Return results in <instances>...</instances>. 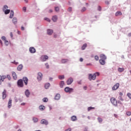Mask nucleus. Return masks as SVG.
Masks as SVG:
<instances>
[{
  "label": "nucleus",
  "instance_id": "obj_1",
  "mask_svg": "<svg viewBox=\"0 0 131 131\" xmlns=\"http://www.w3.org/2000/svg\"><path fill=\"white\" fill-rule=\"evenodd\" d=\"M96 76L95 75V74H94L93 75L92 74H89V79L90 81L92 80H95L96 79Z\"/></svg>",
  "mask_w": 131,
  "mask_h": 131
},
{
  "label": "nucleus",
  "instance_id": "obj_2",
  "mask_svg": "<svg viewBox=\"0 0 131 131\" xmlns=\"http://www.w3.org/2000/svg\"><path fill=\"white\" fill-rule=\"evenodd\" d=\"M111 103H113V104L114 105V106H117V101L116 100V99L115 98L112 97L111 99Z\"/></svg>",
  "mask_w": 131,
  "mask_h": 131
},
{
  "label": "nucleus",
  "instance_id": "obj_3",
  "mask_svg": "<svg viewBox=\"0 0 131 131\" xmlns=\"http://www.w3.org/2000/svg\"><path fill=\"white\" fill-rule=\"evenodd\" d=\"M64 91L66 93H69L70 94V93H72V92H73V89L70 88L69 87H66L64 89Z\"/></svg>",
  "mask_w": 131,
  "mask_h": 131
},
{
  "label": "nucleus",
  "instance_id": "obj_4",
  "mask_svg": "<svg viewBox=\"0 0 131 131\" xmlns=\"http://www.w3.org/2000/svg\"><path fill=\"white\" fill-rule=\"evenodd\" d=\"M17 85L19 88H23V80H18V81H17Z\"/></svg>",
  "mask_w": 131,
  "mask_h": 131
},
{
  "label": "nucleus",
  "instance_id": "obj_5",
  "mask_svg": "<svg viewBox=\"0 0 131 131\" xmlns=\"http://www.w3.org/2000/svg\"><path fill=\"white\" fill-rule=\"evenodd\" d=\"M2 40H4V43H5V45H6V46H9V41H8V40H7L6 39L5 36H2Z\"/></svg>",
  "mask_w": 131,
  "mask_h": 131
},
{
  "label": "nucleus",
  "instance_id": "obj_6",
  "mask_svg": "<svg viewBox=\"0 0 131 131\" xmlns=\"http://www.w3.org/2000/svg\"><path fill=\"white\" fill-rule=\"evenodd\" d=\"M2 97L3 100H5L7 98V91L6 90H4L2 93Z\"/></svg>",
  "mask_w": 131,
  "mask_h": 131
},
{
  "label": "nucleus",
  "instance_id": "obj_7",
  "mask_svg": "<svg viewBox=\"0 0 131 131\" xmlns=\"http://www.w3.org/2000/svg\"><path fill=\"white\" fill-rule=\"evenodd\" d=\"M119 88V83H117L112 88L113 91H116Z\"/></svg>",
  "mask_w": 131,
  "mask_h": 131
},
{
  "label": "nucleus",
  "instance_id": "obj_8",
  "mask_svg": "<svg viewBox=\"0 0 131 131\" xmlns=\"http://www.w3.org/2000/svg\"><path fill=\"white\" fill-rule=\"evenodd\" d=\"M41 124H45V125H48L49 124V122L46 119H42L41 120Z\"/></svg>",
  "mask_w": 131,
  "mask_h": 131
},
{
  "label": "nucleus",
  "instance_id": "obj_9",
  "mask_svg": "<svg viewBox=\"0 0 131 131\" xmlns=\"http://www.w3.org/2000/svg\"><path fill=\"white\" fill-rule=\"evenodd\" d=\"M72 82H73V79L72 78H70L67 81V83L68 85L71 84Z\"/></svg>",
  "mask_w": 131,
  "mask_h": 131
},
{
  "label": "nucleus",
  "instance_id": "obj_10",
  "mask_svg": "<svg viewBox=\"0 0 131 131\" xmlns=\"http://www.w3.org/2000/svg\"><path fill=\"white\" fill-rule=\"evenodd\" d=\"M41 59H42V61L43 62L46 61V60H48V59H49V56H47V55H43L41 56Z\"/></svg>",
  "mask_w": 131,
  "mask_h": 131
},
{
  "label": "nucleus",
  "instance_id": "obj_11",
  "mask_svg": "<svg viewBox=\"0 0 131 131\" xmlns=\"http://www.w3.org/2000/svg\"><path fill=\"white\" fill-rule=\"evenodd\" d=\"M23 79L24 82L25 83V84H26V85H27V84L28 83V78H27V77H24Z\"/></svg>",
  "mask_w": 131,
  "mask_h": 131
},
{
  "label": "nucleus",
  "instance_id": "obj_12",
  "mask_svg": "<svg viewBox=\"0 0 131 131\" xmlns=\"http://www.w3.org/2000/svg\"><path fill=\"white\" fill-rule=\"evenodd\" d=\"M100 58L101 60H106L107 59L106 55L103 54L100 55Z\"/></svg>",
  "mask_w": 131,
  "mask_h": 131
},
{
  "label": "nucleus",
  "instance_id": "obj_13",
  "mask_svg": "<svg viewBox=\"0 0 131 131\" xmlns=\"http://www.w3.org/2000/svg\"><path fill=\"white\" fill-rule=\"evenodd\" d=\"M29 51L31 53V54H34V53H35V52H36V50L34 48L31 47L29 49Z\"/></svg>",
  "mask_w": 131,
  "mask_h": 131
},
{
  "label": "nucleus",
  "instance_id": "obj_14",
  "mask_svg": "<svg viewBox=\"0 0 131 131\" xmlns=\"http://www.w3.org/2000/svg\"><path fill=\"white\" fill-rule=\"evenodd\" d=\"M41 78H42V74L41 73H38L37 76L38 80H41Z\"/></svg>",
  "mask_w": 131,
  "mask_h": 131
},
{
  "label": "nucleus",
  "instance_id": "obj_15",
  "mask_svg": "<svg viewBox=\"0 0 131 131\" xmlns=\"http://www.w3.org/2000/svg\"><path fill=\"white\" fill-rule=\"evenodd\" d=\"M53 32L54 31H53V30H51V29L47 30V34H48V35H52Z\"/></svg>",
  "mask_w": 131,
  "mask_h": 131
},
{
  "label": "nucleus",
  "instance_id": "obj_16",
  "mask_svg": "<svg viewBox=\"0 0 131 131\" xmlns=\"http://www.w3.org/2000/svg\"><path fill=\"white\" fill-rule=\"evenodd\" d=\"M7 78V76L0 75V81H4Z\"/></svg>",
  "mask_w": 131,
  "mask_h": 131
},
{
  "label": "nucleus",
  "instance_id": "obj_17",
  "mask_svg": "<svg viewBox=\"0 0 131 131\" xmlns=\"http://www.w3.org/2000/svg\"><path fill=\"white\" fill-rule=\"evenodd\" d=\"M8 108H11L12 107V99H9V100L8 101Z\"/></svg>",
  "mask_w": 131,
  "mask_h": 131
},
{
  "label": "nucleus",
  "instance_id": "obj_18",
  "mask_svg": "<svg viewBox=\"0 0 131 131\" xmlns=\"http://www.w3.org/2000/svg\"><path fill=\"white\" fill-rule=\"evenodd\" d=\"M12 74L14 79H17V74H16V73H15L14 72H12Z\"/></svg>",
  "mask_w": 131,
  "mask_h": 131
},
{
  "label": "nucleus",
  "instance_id": "obj_19",
  "mask_svg": "<svg viewBox=\"0 0 131 131\" xmlns=\"http://www.w3.org/2000/svg\"><path fill=\"white\" fill-rule=\"evenodd\" d=\"M57 20H58V17L57 16L55 15L52 17V20L53 22H56Z\"/></svg>",
  "mask_w": 131,
  "mask_h": 131
},
{
  "label": "nucleus",
  "instance_id": "obj_20",
  "mask_svg": "<svg viewBox=\"0 0 131 131\" xmlns=\"http://www.w3.org/2000/svg\"><path fill=\"white\" fill-rule=\"evenodd\" d=\"M105 59H100L99 60V62H100L101 65H105Z\"/></svg>",
  "mask_w": 131,
  "mask_h": 131
},
{
  "label": "nucleus",
  "instance_id": "obj_21",
  "mask_svg": "<svg viewBox=\"0 0 131 131\" xmlns=\"http://www.w3.org/2000/svg\"><path fill=\"white\" fill-rule=\"evenodd\" d=\"M25 95L26 97H29V95H30V92H29V90H27L25 92Z\"/></svg>",
  "mask_w": 131,
  "mask_h": 131
},
{
  "label": "nucleus",
  "instance_id": "obj_22",
  "mask_svg": "<svg viewBox=\"0 0 131 131\" xmlns=\"http://www.w3.org/2000/svg\"><path fill=\"white\" fill-rule=\"evenodd\" d=\"M71 120L72 121H76V120H77V118L75 116H73L71 117Z\"/></svg>",
  "mask_w": 131,
  "mask_h": 131
},
{
  "label": "nucleus",
  "instance_id": "obj_23",
  "mask_svg": "<svg viewBox=\"0 0 131 131\" xmlns=\"http://www.w3.org/2000/svg\"><path fill=\"white\" fill-rule=\"evenodd\" d=\"M59 85L60 88H63V86L65 85V83L64 82V81H61L59 83Z\"/></svg>",
  "mask_w": 131,
  "mask_h": 131
},
{
  "label": "nucleus",
  "instance_id": "obj_24",
  "mask_svg": "<svg viewBox=\"0 0 131 131\" xmlns=\"http://www.w3.org/2000/svg\"><path fill=\"white\" fill-rule=\"evenodd\" d=\"M122 15V13L121 11H117L115 13V16H121Z\"/></svg>",
  "mask_w": 131,
  "mask_h": 131
},
{
  "label": "nucleus",
  "instance_id": "obj_25",
  "mask_svg": "<svg viewBox=\"0 0 131 131\" xmlns=\"http://www.w3.org/2000/svg\"><path fill=\"white\" fill-rule=\"evenodd\" d=\"M23 68V66L22 64H20L17 67V70H18V71H21Z\"/></svg>",
  "mask_w": 131,
  "mask_h": 131
},
{
  "label": "nucleus",
  "instance_id": "obj_26",
  "mask_svg": "<svg viewBox=\"0 0 131 131\" xmlns=\"http://www.w3.org/2000/svg\"><path fill=\"white\" fill-rule=\"evenodd\" d=\"M13 17H14V11H13V10H11V12H10V15L9 18H10V19H12V18H13Z\"/></svg>",
  "mask_w": 131,
  "mask_h": 131
},
{
  "label": "nucleus",
  "instance_id": "obj_27",
  "mask_svg": "<svg viewBox=\"0 0 131 131\" xmlns=\"http://www.w3.org/2000/svg\"><path fill=\"white\" fill-rule=\"evenodd\" d=\"M86 47H88V45L86 43L83 44V45L81 47V50H82L83 51L84 50H85V48H86Z\"/></svg>",
  "mask_w": 131,
  "mask_h": 131
},
{
  "label": "nucleus",
  "instance_id": "obj_28",
  "mask_svg": "<svg viewBox=\"0 0 131 131\" xmlns=\"http://www.w3.org/2000/svg\"><path fill=\"white\" fill-rule=\"evenodd\" d=\"M4 12L5 15H8V14L10 13V12H11V10L10 9H7L6 10H5Z\"/></svg>",
  "mask_w": 131,
  "mask_h": 131
},
{
  "label": "nucleus",
  "instance_id": "obj_29",
  "mask_svg": "<svg viewBox=\"0 0 131 131\" xmlns=\"http://www.w3.org/2000/svg\"><path fill=\"white\" fill-rule=\"evenodd\" d=\"M12 22L14 24H17V18L14 17L12 19Z\"/></svg>",
  "mask_w": 131,
  "mask_h": 131
},
{
  "label": "nucleus",
  "instance_id": "obj_30",
  "mask_svg": "<svg viewBox=\"0 0 131 131\" xmlns=\"http://www.w3.org/2000/svg\"><path fill=\"white\" fill-rule=\"evenodd\" d=\"M60 94H57L55 97V100H59L60 99Z\"/></svg>",
  "mask_w": 131,
  "mask_h": 131
},
{
  "label": "nucleus",
  "instance_id": "obj_31",
  "mask_svg": "<svg viewBox=\"0 0 131 131\" xmlns=\"http://www.w3.org/2000/svg\"><path fill=\"white\" fill-rule=\"evenodd\" d=\"M39 110H41V111H43V110H45V106L40 105L39 107Z\"/></svg>",
  "mask_w": 131,
  "mask_h": 131
},
{
  "label": "nucleus",
  "instance_id": "obj_32",
  "mask_svg": "<svg viewBox=\"0 0 131 131\" xmlns=\"http://www.w3.org/2000/svg\"><path fill=\"white\" fill-rule=\"evenodd\" d=\"M68 62V59H62L61 63L62 64H65V63H67Z\"/></svg>",
  "mask_w": 131,
  "mask_h": 131
},
{
  "label": "nucleus",
  "instance_id": "obj_33",
  "mask_svg": "<svg viewBox=\"0 0 131 131\" xmlns=\"http://www.w3.org/2000/svg\"><path fill=\"white\" fill-rule=\"evenodd\" d=\"M50 84L49 83L45 84V89H49L50 88Z\"/></svg>",
  "mask_w": 131,
  "mask_h": 131
},
{
  "label": "nucleus",
  "instance_id": "obj_34",
  "mask_svg": "<svg viewBox=\"0 0 131 131\" xmlns=\"http://www.w3.org/2000/svg\"><path fill=\"white\" fill-rule=\"evenodd\" d=\"M58 78L59 79L62 80V79H64V78H65V77L64 76V75H59L58 76Z\"/></svg>",
  "mask_w": 131,
  "mask_h": 131
},
{
  "label": "nucleus",
  "instance_id": "obj_35",
  "mask_svg": "<svg viewBox=\"0 0 131 131\" xmlns=\"http://www.w3.org/2000/svg\"><path fill=\"white\" fill-rule=\"evenodd\" d=\"M118 70L119 72H123V71H124V68H119Z\"/></svg>",
  "mask_w": 131,
  "mask_h": 131
},
{
  "label": "nucleus",
  "instance_id": "obj_36",
  "mask_svg": "<svg viewBox=\"0 0 131 131\" xmlns=\"http://www.w3.org/2000/svg\"><path fill=\"white\" fill-rule=\"evenodd\" d=\"M55 12H59L60 11V8H59V7H55Z\"/></svg>",
  "mask_w": 131,
  "mask_h": 131
},
{
  "label": "nucleus",
  "instance_id": "obj_37",
  "mask_svg": "<svg viewBox=\"0 0 131 131\" xmlns=\"http://www.w3.org/2000/svg\"><path fill=\"white\" fill-rule=\"evenodd\" d=\"M7 9H8V6L5 5L3 8V12L7 10Z\"/></svg>",
  "mask_w": 131,
  "mask_h": 131
},
{
  "label": "nucleus",
  "instance_id": "obj_38",
  "mask_svg": "<svg viewBox=\"0 0 131 131\" xmlns=\"http://www.w3.org/2000/svg\"><path fill=\"white\" fill-rule=\"evenodd\" d=\"M42 101L45 103H47V102H48V101H49V99H48V98H44L42 99Z\"/></svg>",
  "mask_w": 131,
  "mask_h": 131
},
{
  "label": "nucleus",
  "instance_id": "obj_39",
  "mask_svg": "<svg viewBox=\"0 0 131 131\" xmlns=\"http://www.w3.org/2000/svg\"><path fill=\"white\" fill-rule=\"evenodd\" d=\"M33 121H34V122H37V121H38V119H37V118H33Z\"/></svg>",
  "mask_w": 131,
  "mask_h": 131
},
{
  "label": "nucleus",
  "instance_id": "obj_40",
  "mask_svg": "<svg viewBox=\"0 0 131 131\" xmlns=\"http://www.w3.org/2000/svg\"><path fill=\"white\" fill-rule=\"evenodd\" d=\"M94 75L96 77H97V76H99L100 75V73L99 72L95 73Z\"/></svg>",
  "mask_w": 131,
  "mask_h": 131
},
{
  "label": "nucleus",
  "instance_id": "obj_41",
  "mask_svg": "<svg viewBox=\"0 0 131 131\" xmlns=\"http://www.w3.org/2000/svg\"><path fill=\"white\" fill-rule=\"evenodd\" d=\"M98 120L100 123H101V122L103 121V120L101 118H98Z\"/></svg>",
  "mask_w": 131,
  "mask_h": 131
},
{
  "label": "nucleus",
  "instance_id": "obj_42",
  "mask_svg": "<svg viewBox=\"0 0 131 131\" xmlns=\"http://www.w3.org/2000/svg\"><path fill=\"white\" fill-rule=\"evenodd\" d=\"M85 11H86V8L85 7H83L81 10V12H85Z\"/></svg>",
  "mask_w": 131,
  "mask_h": 131
},
{
  "label": "nucleus",
  "instance_id": "obj_43",
  "mask_svg": "<svg viewBox=\"0 0 131 131\" xmlns=\"http://www.w3.org/2000/svg\"><path fill=\"white\" fill-rule=\"evenodd\" d=\"M8 78V79L9 80H11V76H10V75H7V76H6V78Z\"/></svg>",
  "mask_w": 131,
  "mask_h": 131
},
{
  "label": "nucleus",
  "instance_id": "obj_44",
  "mask_svg": "<svg viewBox=\"0 0 131 131\" xmlns=\"http://www.w3.org/2000/svg\"><path fill=\"white\" fill-rule=\"evenodd\" d=\"M95 59L96 60V61H98L99 60V56H98V55H96L95 56Z\"/></svg>",
  "mask_w": 131,
  "mask_h": 131
},
{
  "label": "nucleus",
  "instance_id": "obj_45",
  "mask_svg": "<svg viewBox=\"0 0 131 131\" xmlns=\"http://www.w3.org/2000/svg\"><path fill=\"white\" fill-rule=\"evenodd\" d=\"M92 109H95V107H89L88 108V111H91V110H92Z\"/></svg>",
  "mask_w": 131,
  "mask_h": 131
},
{
  "label": "nucleus",
  "instance_id": "obj_46",
  "mask_svg": "<svg viewBox=\"0 0 131 131\" xmlns=\"http://www.w3.org/2000/svg\"><path fill=\"white\" fill-rule=\"evenodd\" d=\"M45 66L46 67V68H47V69H49V68H50V66H49V63H46Z\"/></svg>",
  "mask_w": 131,
  "mask_h": 131
},
{
  "label": "nucleus",
  "instance_id": "obj_47",
  "mask_svg": "<svg viewBox=\"0 0 131 131\" xmlns=\"http://www.w3.org/2000/svg\"><path fill=\"white\" fill-rule=\"evenodd\" d=\"M126 115H127L128 116H130V115H131V112H126Z\"/></svg>",
  "mask_w": 131,
  "mask_h": 131
},
{
  "label": "nucleus",
  "instance_id": "obj_48",
  "mask_svg": "<svg viewBox=\"0 0 131 131\" xmlns=\"http://www.w3.org/2000/svg\"><path fill=\"white\" fill-rule=\"evenodd\" d=\"M68 12H72V8L70 7L68 9Z\"/></svg>",
  "mask_w": 131,
  "mask_h": 131
},
{
  "label": "nucleus",
  "instance_id": "obj_49",
  "mask_svg": "<svg viewBox=\"0 0 131 131\" xmlns=\"http://www.w3.org/2000/svg\"><path fill=\"white\" fill-rule=\"evenodd\" d=\"M45 20H46V21H47L48 22H51V20L50 19H49L48 18L46 17L45 18Z\"/></svg>",
  "mask_w": 131,
  "mask_h": 131
},
{
  "label": "nucleus",
  "instance_id": "obj_50",
  "mask_svg": "<svg viewBox=\"0 0 131 131\" xmlns=\"http://www.w3.org/2000/svg\"><path fill=\"white\" fill-rule=\"evenodd\" d=\"M127 97H128V98H129V99H131V94L130 93H128L127 94Z\"/></svg>",
  "mask_w": 131,
  "mask_h": 131
},
{
  "label": "nucleus",
  "instance_id": "obj_51",
  "mask_svg": "<svg viewBox=\"0 0 131 131\" xmlns=\"http://www.w3.org/2000/svg\"><path fill=\"white\" fill-rule=\"evenodd\" d=\"M101 10H102V8L101 7V6H98V11H101Z\"/></svg>",
  "mask_w": 131,
  "mask_h": 131
},
{
  "label": "nucleus",
  "instance_id": "obj_52",
  "mask_svg": "<svg viewBox=\"0 0 131 131\" xmlns=\"http://www.w3.org/2000/svg\"><path fill=\"white\" fill-rule=\"evenodd\" d=\"M23 11H24V12H26V7H23Z\"/></svg>",
  "mask_w": 131,
  "mask_h": 131
},
{
  "label": "nucleus",
  "instance_id": "obj_53",
  "mask_svg": "<svg viewBox=\"0 0 131 131\" xmlns=\"http://www.w3.org/2000/svg\"><path fill=\"white\" fill-rule=\"evenodd\" d=\"M119 100H120L121 101H123V99H122V97L121 96L119 97Z\"/></svg>",
  "mask_w": 131,
  "mask_h": 131
},
{
  "label": "nucleus",
  "instance_id": "obj_54",
  "mask_svg": "<svg viewBox=\"0 0 131 131\" xmlns=\"http://www.w3.org/2000/svg\"><path fill=\"white\" fill-rule=\"evenodd\" d=\"M114 116L116 117V118H117V117H118V116L116 114H114Z\"/></svg>",
  "mask_w": 131,
  "mask_h": 131
},
{
  "label": "nucleus",
  "instance_id": "obj_55",
  "mask_svg": "<svg viewBox=\"0 0 131 131\" xmlns=\"http://www.w3.org/2000/svg\"><path fill=\"white\" fill-rule=\"evenodd\" d=\"M117 103H118V104H121V105H122V103H121V102H120V101L118 100Z\"/></svg>",
  "mask_w": 131,
  "mask_h": 131
},
{
  "label": "nucleus",
  "instance_id": "obj_56",
  "mask_svg": "<svg viewBox=\"0 0 131 131\" xmlns=\"http://www.w3.org/2000/svg\"><path fill=\"white\" fill-rule=\"evenodd\" d=\"M83 61V58H80V62H82Z\"/></svg>",
  "mask_w": 131,
  "mask_h": 131
},
{
  "label": "nucleus",
  "instance_id": "obj_57",
  "mask_svg": "<svg viewBox=\"0 0 131 131\" xmlns=\"http://www.w3.org/2000/svg\"><path fill=\"white\" fill-rule=\"evenodd\" d=\"M105 3L106 4V5H109V2L108 1H105Z\"/></svg>",
  "mask_w": 131,
  "mask_h": 131
},
{
  "label": "nucleus",
  "instance_id": "obj_58",
  "mask_svg": "<svg viewBox=\"0 0 131 131\" xmlns=\"http://www.w3.org/2000/svg\"><path fill=\"white\" fill-rule=\"evenodd\" d=\"M21 30H23H23H25L24 27L21 26Z\"/></svg>",
  "mask_w": 131,
  "mask_h": 131
},
{
  "label": "nucleus",
  "instance_id": "obj_59",
  "mask_svg": "<svg viewBox=\"0 0 131 131\" xmlns=\"http://www.w3.org/2000/svg\"><path fill=\"white\" fill-rule=\"evenodd\" d=\"M66 131H71V128H69L68 129H66Z\"/></svg>",
  "mask_w": 131,
  "mask_h": 131
},
{
  "label": "nucleus",
  "instance_id": "obj_60",
  "mask_svg": "<svg viewBox=\"0 0 131 131\" xmlns=\"http://www.w3.org/2000/svg\"><path fill=\"white\" fill-rule=\"evenodd\" d=\"M49 13H53V10H52V9H50V10H49Z\"/></svg>",
  "mask_w": 131,
  "mask_h": 131
},
{
  "label": "nucleus",
  "instance_id": "obj_61",
  "mask_svg": "<svg viewBox=\"0 0 131 131\" xmlns=\"http://www.w3.org/2000/svg\"><path fill=\"white\" fill-rule=\"evenodd\" d=\"M10 36L11 37H13V33L12 32L10 33Z\"/></svg>",
  "mask_w": 131,
  "mask_h": 131
},
{
  "label": "nucleus",
  "instance_id": "obj_62",
  "mask_svg": "<svg viewBox=\"0 0 131 131\" xmlns=\"http://www.w3.org/2000/svg\"><path fill=\"white\" fill-rule=\"evenodd\" d=\"M83 89H84V90H85V91L86 90V89H87L86 86H84L83 87Z\"/></svg>",
  "mask_w": 131,
  "mask_h": 131
},
{
  "label": "nucleus",
  "instance_id": "obj_63",
  "mask_svg": "<svg viewBox=\"0 0 131 131\" xmlns=\"http://www.w3.org/2000/svg\"><path fill=\"white\" fill-rule=\"evenodd\" d=\"M49 80L52 81L53 80V78H49Z\"/></svg>",
  "mask_w": 131,
  "mask_h": 131
},
{
  "label": "nucleus",
  "instance_id": "obj_64",
  "mask_svg": "<svg viewBox=\"0 0 131 131\" xmlns=\"http://www.w3.org/2000/svg\"><path fill=\"white\" fill-rule=\"evenodd\" d=\"M84 131H88V128H85V129H84Z\"/></svg>",
  "mask_w": 131,
  "mask_h": 131
}]
</instances>
